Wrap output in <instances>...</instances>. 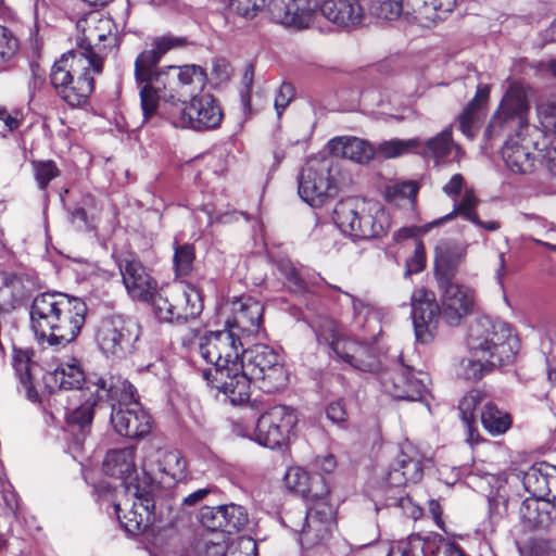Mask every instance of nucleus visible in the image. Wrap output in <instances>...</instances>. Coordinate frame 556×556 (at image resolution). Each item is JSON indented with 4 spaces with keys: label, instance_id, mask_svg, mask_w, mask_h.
<instances>
[{
    "label": "nucleus",
    "instance_id": "f257e3e1",
    "mask_svg": "<svg viewBox=\"0 0 556 556\" xmlns=\"http://www.w3.org/2000/svg\"><path fill=\"white\" fill-rule=\"evenodd\" d=\"M529 109L528 88L520 81H513L486 129L490 136L509 135L502 156L507 168L520 175L532 174L540 163L538 155L532 152L531 140L523 137V130L528 128Z\"/></svg>",
    "mask_w": 556,
    "mask_h": 556
},
{
    "label": "nucleus",
    "instance_id": "f03ea898",
    "mask_svg": "<svg viewBox=\"0 0 556 556\" xmlns=\"http://www.w3.org/2000/svg\"><path fill=\"white\" fill-rule=\"evenodd\" d=\"M467 345L470 357L462 359L458 375L476 381L494 367L511 363L519 342L507 324L482 316L470 325Z\"/></svg>",
    "mask_w": 556,
    "mask_h": 556
},
{
    "label": "nucleus",
    "instance_id": "7ed1b4c3",
    "mask_svg": "<svg viewBox=\"0 0 556 556\" xmlns=\"http://www.w3.org/2000/svg\"><path fill=\"white\" fill-rule=\"evenodd\" d=\"M274 393L287 386L288 372L279 352L266 344H255L242 351L229 402L241 405L250 399L251 383Z\"/></svg>",
    "mask_w": 556,
    "mask_h": 556
},
{
    "label": "nucleus",
    "instance_id": "20e7f679",
    "mask_svg": "<svg viewBox=\"0 0 556 556\" xmlns=\"http://www.w3.org/2000/svg\"><path fill=\"white\" fill-rule=\"evenodd\" d=\"M243 351L239 334L232 329L205 333L199 342L202 358L214 367L203 371V378L227 399L233 393V381Z\"/></svg>",
    "mask_w": 556,
    "mask_h": 556
},
{
    "label": "nucleus",
    "instance_id": "39448f33",
    "mask_svg": "<svg viewBox=\"0 0 556 556\" xmlns=\"http://www.w3.org/2000/svg\"><path fill=\"white\" fill-rule=\"evenodd\" d=\"M101 64L70 51L54 62L50 80L56 93L72 108L84 105L94 88L93 74L101 73Z\"/></svg>",
    "mask_w": 556,
    "mask_h": 556
},
{
    "label": "nucleus",
    "instance_id": "423d86ee",
    "mask_svg": "<svg viewBox=\"0 0 556 556\" xmlns=\"http://www.w3.org/2000/svg\"><path fill=\"white\" fill-rule=\"evenodd\" d=\"M206 83L205 71L194 64L184 66H165L147 81L137 84L140 96V106L144 121H149L161 110L160 100L166 98L167 90H175L178 86H194L203 88Z\"/></svg>",
    "mask_w": 556,
    "mask_h": 556
},
{
    "label": "nucleus",
    "instance_id": "0eeeda50",
    "mask_svg": "<svg viewBox=\"0 0 556 556\" xmlns=\"http://www.w3.org/2000/svg\"><path fill=\"white\" fill-rule=\"evenodd\" d=\"M337 226L345 235L356 239H372L387 233L389 220L376 203L359 198H348L333 210Z\"/></svg>",
    "mask_w": 556,
    "mask_h": 556
},
{
    "label": "nucleus",
    "instance_id": "6e6552de",
    "mask_svg": "<svg viewBox=\"0 0 556 556\" xmlns=\"http://www.w3.org/2000/svg\"><path fill=\"white\" fill-rule=\"evenodd\" d=\"M159 114L174 127L197 131L217 128L224 116L217 100L210 93L195 94L189 102L170 94L161 105Z\"/></svg>",
    "mask_w": 556,
    "mask_h": 556
},
{
    "label": "nucleus",
    "instance_id": "1a4fd4ad",
    "mask_svg": "<svg viewBox=\"0 0 556 556\" xmlns=\"http://www.w3.org/2000/svg\"><path fill=\"white\" fill-rule=\"evenodd\" d=\"M285 525L299 534L302 547L312 548L326 544L336 529L333 507L325 498H317L305 511H288Z\"/></svg>",
    "mask_w": 556,
    "mask_h": 556
},
{
    "label": "nucleus",
    "instance_id": "9d476101",
    "mask_svg": "<svg viewBox=\"0 0 556 556\" xmlns=\"http://www.w3.org/2000/svg\"><path fill=\"white\" fill-rule=\"evenodd\" d=\"M113 27V21L99 12L86 14L77 22L79 31L77 43L80 51L73 52L84 55L88 61L91 59L98 61L102 65V54H106L116 43Z\"/></svg>",
    "mask_w": 556,
    "mask_h": 556
},
{
    "label": "nucleus",
    "instance_id": "9b49d317",
    "mask_svg": "<svg viewBox=\"0 0 556 556\" xmlns=\"http://www.w3.org/2000/svg\"><path fill=\"white\" fill-rule=\"evenodd\" d=\"M139 336L140 327L135 320L112 316L101 321L96 340L106 356L122 359L132 353Z\"/></svg>",
    "mask_w": 556,
    "mask_h": 556
},
{
    "label": "nucleus",
    "instance_id": "f8f14e48",
    "mask_svg": "<svg viewBox=\"0 0 556 556\" xmlns=\"http://www.w3.org/2000/svg\"><path fill=\"white\" fill-rule=\"evenodd\" d=\"M154 508L155 503L151 491L137 484L127 486L125 501L114 505L117 519L130 534L143 532L152 525Z\"/></svg>",
    "mask_w": 556,
    "mask_h": 556
},
{
    "label": "nucleus",
    "instance_id": "ddd939ff",
    "mask_svg": "<svg viewBox=\"0 0 556 556\" xmlns=\"http://www.w3.org/2000/svg\"><path fill=\"white\" fill-rule=\"evenodd\" d=\"M378 379L383 392L396 400L421 401L427 393L428 376L400 363L383 368Z\"/></svg>",
    "mask_w": 556,
    "mask_h": 556
},
{
    "label": "nucleus",
    "instance_id": "4468645a",
    "mask_svg": "<svg viewBox=\"0 0 556 556\" xmlns=\"http://www.w3.org/2000/svg\"><path fill=\"white\" fill-rule=\"evenodd\" d=\"M298 424L295 409L287 405H275L263 413L256 424L255 440L271 450L280 447Z\"/></svg>",
    "mask_w": 556,
    "mask_h": 556
},
{
    "label": "nucleus",
    "instance_id": "2eb2a0df",
    "mask_svg": "<svg viewBox=\"0 0 556 556\" xmlns=\"http://www.w3.org/2000/svg\"><path fill=\"white\" fill-rule=\"evenodd\" d=\"M86 315V303L79 298L70 296L41 343L53 348H64L72 343L80 333Z\"/></svg>",
    "mask_w": 556,
    "mask_h": 556
},
{
    "label": "nucleus",
    "instance_id": "dca6fc26",
    "mask_svg": "<svg viewBox=\"0 0 556 556\" xmlns=\"http://www.w3.org/2000/svg\"><path fill=\"white\" fill-rule=\"evenodd\" d=\"M334 189L328 161L307 163L299 176V195L311 206L323 205Z\"/></svg>",
    "mask_w": 556,
    "mask_h": 556
},
{
    "label": "nucleus",
    "instance_id": "f3484780",
    "mask_svg": "<svg viewBox=\"0 0 556 556\" xmlns=\"http://www.w3.org/2000/svg\"><path fill=\"white\" fill-rule=\"evenodd\" d=\"M410 304L416 340L424 344L428 343L433 338L442 311L435 301L434 294L424 288L416 289L413 292Z\"/></svg>",
    "mask_w": 556,
    "mask_h": 556
},
{
    "label": "nucleus",
    "instance_id": "a211bd4d",
    "mask_svg": "<svg viewBox=\"0 0 556 556\" xmlns=\"http://www.w3.org/2000/svg\"><path fill=\"white\" fill-rule=\"evenodd\" d=\"M187 37L166 34L153 38L152 48L143 50L135 60V80L136 84L147 81V78L153 76L162 70L159 63L162 58L170 50L182 49L189 45Z\"/></svg>",
    "mask_w": 556,
    "mask_h": 556
},
{
    "label": "nucleus",
    "instance_id": "6ab92c4d",
    "mask_svg": "<svg viewBox=\"0 0 556 556\" xmlns=\"http://www.w3.org/2000/svg\"><path fill=\"white\" fill-rule=\"evenodd\" d=\"M442 291V317L451 326H457L460 320L470 314L476 304L475 290L468 286L459 285L453 279L438 281Z\"/></svg>",
    "mask_w": 556,
    "mask_h": 556
},
{
    "label": "nucleus",
    "instance_id": "aec40b11",
    "mask_svg": "<svg viewBox=\"0 0 556 556\" xmlns=\"http://www.w3.org/2000/svg\"><path fill=\"white\" fill-rule=\"evenodd\" d=\"M118 268L128 295L137 301L148 302L156 292L157 281L136 257L119 258Z\"/></svg>",
    "mask_w": 556,
    "mask_h": 556
},
{
    "label": "nucleus",
    "instance_id": "412c9836",
    "mask_svg": "<svg viewBox=\"0 0 556 556\" xmlns=\"http://www.w3.org/2000/svg\"><path fill=\"white\" fill-rule=\"evenodd\" d=\"M70 295L62 292H43L38 294L30 306V327L36 339L41 342L51 325L66 303Z\"/></svg>",
    "mask_w": 556,
    "mask_h": 556
},
{
    "label": "nucleus",
    "instance_id": "4be33fe9",
    "mask_svg": "<svg viewBox=\"0 0 556 556\" xmlns=\"http://www.w3.org/2000/svg\"><path fill=\"white\" fill-rule=\"evenodd\" d=\"M418 148L416 154L426 161H431L435 166L446 165L455 161L459 162L463 155V149L453 139V126L450 125L443 130L421 140L418 138Z\"/></svg>",
    "mask_w": 556,
    "mask_h": 556
},
{
    "label": "nucleus",
    "instance_id": "5701e85b",
    "mask_svg": "<svg viewBox=\"0 0 556 556\" xmlns=\"http://www.w3.org/2000/svg\"><path fill=\"white\" fill-rule=\"evenodd\" d=\"M111 424L119 435L129 439L146 437L151 431V416L140 403L125 407L112 404Z\"/></svg>",
    "mask_w": 556,
    "mask_h": 556
},
{
    "label": "nucleus",
    "instance_id": "b1692460",
    "mask_svg": "<svg viewBox=\"0 0 556 556\" xmlns=\"http://www.w3.org/2000/svg\"><path fill=\"white\" fill-rule=\"evenodd\" d=\"M231 318L226 320V328L235 332L257 334L263 318V305L251 296L236 298L230 303Z\"/></svg>",
    "mask_w": 556,
    "mask_h": 556
},
{
    "label": "nucleus",
    "instance_id": "393cba45",
    "mask_svg": "<svg viewBox=\"0 0 556 556\" xmlns=\"http://www.w3.org/2000/svg\"><path fill=\"white\" fill-rule=\"evenodd\" d=\"M468 243L446 239L435 247L434 276L437 281L454 279L467 255Z\"/></svg>",
    "mask_w": 556,
    "mask_h": 556
},
{
    "label": "nucleus",
    "instance_id": "a878e982",
    "mask_svg": "<svg viewBox=\"0 0 556 556\" xmlns=\"http://www.w3.org/2000/svg\"><path fill=\"white\" fill-rule=\"evenodd\" d=\"M519 518L528 530L547 531L556 526V506L546 498L528 497L520 505Z\"/></svg>",
    "mask_w": 556,
    "mask_h": 556
},
{
    "label": "nucleus",
    "instance_id": "bb28decb",
    "mask_svg": "<svg viewBox=\"0 0 556 556\" xmlns=\"http://www.w3.org/2000/svg\"><path fill=\"white\" fill-rule=\"evenodd\" d=\"M110 383L104 378H89L87 390L93 389L94 396H98L101 402L104 400L113 401L112 404L116 406H130L132 403L138 402V394L136 388L126 379L121 377H111Z\"/></svg>",
    "mask_w": 556,
    "mask_h": 556
},
{
    "label": "nucleus",
    "instance_id": "cd10ccee",
    "mask_svg": "<svg viewBox=\"0 0 556 556\" xmlns=\"http://www.w3.org/2000/svg\"><path fill=\"white\" fill-rule=\"evenodd\" d=\"M424 475L422 460L418 452L408 447L400 453L395 465L388 472L387 484L391 488H401L406 483H417Z\"/></svg>",
    "mask_w": 556,
    "mask_h": 556
},
{
    "label": "nucleus",
    "instance_id": "c85d7f7f",
    "mask_svg": "<svg viewBox=\"0 0 556 556\" xmlns=\"http://www.w3.org/2000/svg\"><path fill=\"white\" fill-rule=\"evenodd\" d=\"M556 466L545 462L529 467L526 471L518 470L511 476L520 481L531 497L544 498L548 495L551 486H555L556 480L551 476Z\"/></svg>",
    "mask_w": 556,
    "mask_h": 556
},
{
    "label": "nucleus",
    "instance_id": "c756f323",
    "mask_svg": "<svg viewBox=\"0 0 556 556\" xmlns=\"http://www.w3.org/2000/svg\"><path fill=\"white\" fill-rule=\"evenodd\" d=\"M343 351L338 358L348 363L353 368L377 374L378 376L381 372L382 361L374 346L351 339Z\"/></svg>",
    "mask_w": 556,
    "mask_h": 556
},
{
    "label": "nucleus",
    "instance_id": "7c9ffc66",
    "mask_svg": "<svg viewBox=\"0 0 556 556\" xmlns=\"http://www.w3.org/2000/svg\"><path fill=\"white\" fill-rule=\"evenodd\" d=\"M320 14L339 26L361 23L364 14L359 0H325L319 7Z\"/></svg>",
    "mask_w": 556,
    "mask_h": 556
},
{
    "label": "nucleus",
    "instance_id": "2f4dec72",
    "mask_svg": "<svg viewBox=\"0 0 556 556\" xmlns=\"http://www.w3.org/2000/svg\"><path fill=\"white\" fill-rule=\"evenodd\" d=\"M84 396L85 401L68 413L66 417L67 427L77 437L78 442L83 441L90 433L94 407L102 403L98 396H94L93 389H86Z\"/></svg>",
    "mask_w": 556,
    "mask_h": 556
},
{
    "label": "nucleus",
    "instance_id": "473e14b6",
    "mask_svg": "<svg viewBox=\"0 0 556 556\" xmlns=\"http://www.w3.org/2000/svg\"><path fill=\"white\" fill-rule=\"evenodd\" d=\"M155 476L160 483L172 486L185 477L187 463L178 451L159 450L155 453Z\"/></svg>",
    "mask_w": 556,
    "mask_h": 556
},
{
    "label": "nucleus",
    "instance_id": "72a5a7b5",
    "mask_svg": "<svg viewBox=\"0 0 556 556\" xmlns=\"http://www.w3.org/2000/svg\"><path fill=\"white\" fill-rule=\"evenodd\" d=\"M333 155L349 159L359 164L368 163L375 155L372 146L356 137H338L329 142Z\"/></svg>",
    "mask_w": 556,
    "mask_h": 556
},
{
    "label": "nucleus",
    "instance_id": "f704fd0d",
    "mask_svg": "<svg viewBox=\"0 0 556 556\" xmlns=\"http://www.w3.org/2000/svg\"><path fill=\"white\" fill-rule=\"evenodd\" d=\"M175 303V323H185L195 318L203 309L200 291L190 285L173 288Z\"/></svg>",
    "mask_w": 556,
    "mask_h": 556
},
{
    "label": "nucleus",
    "instance_id": "c9c22d12",
    "mask_svg": "<svg viewBox=\"0 0 556 556\" xmlns=\"http://www.w3.org/2000/svg\"><path fill=\"white\" fill-rule=\"evenodd\" d=\"M88 380L77 364H62L45 378L51 392L55 390H80L84 382L88 384Z\"/></svg>",
    "mask_w": 556,
    "mask_h": 556
},
{
    "label": "nucleus",
    "instance_id": "e433bc0d",
    "mask_svg": "<svg viewBox=\"0 0 556 556\" xmlns=\"http://www.w3.org/2000/svg\"><path fill=\"white\" fill-rule=\"evenodd\" d=\"M135 447L109 451L103 462V470L108 476L125 478L136 470Z\"/></svg>",
    "mask_w": 556,
    "mask_h": 556
},
{
    "label": "nucleus",
    "instance_id": "4c0bfd02",
    "mask_svg": "<svg viewBox=\"0 0 556 556\" xmlns=\"http://www.w3.org/2000/svg\"><path fill=\"white\" fill-rule=\"evenodd\" d=\"M317 0H292L287 27L301 30L311 27L319 15Z\"/></svg>",
    "mask_w": 556,
    "mask_h": 556
},
{
    "label": "nucleus",
    "instance_id": "58836bf2",
    "mask_svg": "<svg viewBox=\"0 0 556 556\" xmlns=\"http://www.w3.org/2000/svg\"><path fill=\"white\" fill-rule=\"evenodd\" d=\"M315 334L319 344L328 345L339 357L343 353L350 338L342 334L337 321L330 318H321L315 327Z\"/></svg>",
    "mask_w": 556,
    "mask_h": 556
},
{
    "label": "nucleus",
    "instance_id": "ea45409f",
    "mask_svg": "<svg viewBox=\"0 0 556 556\" xmlns=\"http://www.w3.org/2000/svg\"><path fill=\"white\" fill-rule=\"evenodd\" d=\"M483 428L492 435L505 433L511 426V417L501 410L494 403L485 402L481 413Z\"/></svg>",
    "mask_w": 556,
    "mask_h": 556
},
{
    "label": "nucleus",
    "instance_id": "a19ab883",
    "mask_svg": "<svg viewBox=\"0 0 556 556\" xmlns=\"http://www.w3.org/2000/svg\"><path fill=\"white\" fill-rule=\"evenodd\" d=\"M153 307L154 315L162 321L175 323V303H173V288L159 289L148 301Z\"/></svg>",
    "mask_w": 556,
    "mask_h": 556
},
{
    "label": "nucleus",
    "instance_id": "79ce46f5",
    "mask_svg": "<svg viewBox=\"0 0 556 556\" xmlns=\"http://www.w3.org/2000/svg\"><path fill=\"white\" fill-rule=\"evenodd\" d=\"M479 204V199L476 197L472 188H465L460 201H454V208L451 213L445 215L441 220H451L456 214L462 215L470 223H479V216L476 207Z\"/></svg>",
    "mask_w": 556,
    "mask_h": 556
},
{
    "label": "nucleus",
    "instance_id": "37998d69",
    "mask_svg": "<svg viewBox=\"0 0 556 556\" xmlns=\"http://www.w3.org/2000/svg\"><path fill=\"white\" fill-rule=\"evenodd\" d=\"M195 249L191 243L174 244V271L176 277H187L193 269Z\"/></svg>",
    "mask_w": 556,
    "mask_h": 556
},
{
    "label": "nucleus",
    "instance_id": "c03bdc74",
    "mask_svg": "<svg viewBox=\"0 0 556 556\" xmlns=\"http://www.w3.org/2000/svg\"><path fill=\"white\" fill-rule=\"evenodd\" d=\"M20 50V41L12 30L0 25V71L8 70Z\"/></svg>",
    "mask_w": 556,
    "mask_h": 556
},
{
    "label": "nucleus",
    "instance_id": "a18cd8bd",
    "mask_svg": "<svg viewBox=\"0 0 556 556\" xmlns=\"http://www.w3.org/2000/svg\"><path fill=\"white\" fill-rule=\"evenodd\" d=\"M223 515L222 531L231 533L245 527L249 521L247 510L237 504L219 505Z\"/></svg>",
    "mask_w": 556,
    "mask_h": 556
},
{
    "label": "nucleus",
    "instance_id": "49530a36",
    "mask_svg": "<svg viewBox=\"0 0 556 556\" xmlns=\"http://www.w3.org/2000/svg\"><path fill=\"white\" fill-rule=\"evenodd\" d=\"M457 4V0H424L419 15L430 23H438L446 18Z\"/></svg>",
    "mask_w": 556,
    "mask_h": 556
},
{
    "label": "nucleus",
    "instance_id": "de8ad7c7",
    "mask_svg": "<svg viewBox=\"0 0 556 556\" xmlns=\"http://www.w3.org/2000/svg\"><path fill=\"white\" fill-rule=\"evenodd\" d=\"M370 15L382 21H394L402 13L401 0H366Z\"/></svg>",
    "mask_w": 556,
    "mask_h": 556
},
{
    "label": "nucleus",
    "instance_id": "09e8293b",
    "mask_svg": "<svg viewBox=\"0 0 556 556\" xmlns=\"http://www.w3.org/2000/svg\"><path fill=\"white\" fill-rule=\"evenodd\" d=\"M418 138L412 139H392L381 142L377 151L387 159L397 157L407 153H415L418 148Z\"/></svg>",
    "mask_w": 556,
    "mask_h": 556
},
{
    "label": "nucleus",
    "instance_id": "8fccbe9b",
    "mask_svg": "<svg viewBox=\"0 0 556 556\" xmlns=\"http://www.w3.org/2000/svg\"><path fill=\"white\" fill-rule=\"evenodd\" d=\"M486 394L480 390H471L459 402L458 409L465 424L476 422V409L485 402Z\"/></svg>",
    "mask_w": 556,
    "mask_h": 556
},
{
    "label": "nucleus",
    "instance_id": "3c124183",
    "mask_svg": "<svg viewBox=\"0 0 556 556\" xmlns=\"http://www.w3.org/2000/svg\"><path fill=\"white\" fill-rule=\"evenodd\" d=\"M285 482L288 489L302 495L311 492L309 475L302 468H290L285 476Z\"/></svg>",
    "mask_w": 556,
    "mask_h": 556
},
{
    "label": "nucleus",
    "instance_id": "603ef678",
    "mask_svg": "<svg viewBox=\"0 0 556 556\" xmlns=\"http://www.w3.org/2000/svg\"><path fill=\"white\" fill-rule=\"evenodd\" d=\"M418 191V185L414 181L396 182L387 187L386 195L391 202L406 199L413 200Z\"/></svg>",
    "mask_w": 556,
    "mask_h": 556
},
{
    "label": "nucleus",
    "instance_id": "864d4df0",
    "mask_svg": "<svg viewBox=\"0 0 556 556\" xmlns=\"http://www.w3.org/2000/svg\"><path fill=\"white\" fill-rule=\"evenodd\" d=\"M34 174L40 189H46L49 182L59 176V169L54 162H34Z\"/></svg>",
    "mask_w": 556,
    "mask_h": 556
},
{
    "label": "nucleus",
    "instance_id": "5fc2aeb1",
    "mask_svg": "<svg viewBox=\"0 0 556 556\" xmlns=\"http://www.w3.org/2000/svg\"><path fill=\"white\" fill-rule=\"evenodd\" d=\"M279 269L287 279L289 287L294 292H303L306 290V283L299 274L298 269L289 261H281Z\"/></svg>",
    "mask_w": 556,
    "mask_h": 556
},
{
    "label": "nucleus",
    "instance_id": "6e6d98bb",
    "mask_svg": "<svg viewBox=\"0 0 556 556\" xmlns=\"http://www.w3.org/2000/svg\"><path fill=\"white\" fill-rule=\"evenodd\" d=\"M223 515L220 506H203L200 510V521L210 531H222Z\"/></svg>",
    "mask_w": 556,
    "mask_h": 556
},
{
    "label": "nucleus",
    "instance_id": "4d7b16f0",
    "mask_svg": "<svg viewBox=\"0 0 556 556\" xmlns=\"http://www.w3.org/2000/svg\"><path fill=\"white\" fill-rule=\"evenodd\" d=\"M520 556H545L548 551V542L544 539L531 538L518 543Z\"/></svg>",
    "mask_w": 556,
    "mask_h": 556
},
{
    "label": "nucleus",
    "instance_id": "13d9d810",
    "mask_svg": "<svg viewBox=\"0 0 556 556\" xmlns=\"http://www.w3.org/2000/svg\"><path fill=\"white\" fill-rule=\"evenodd\" d=\"M426 266L425 247L420 240L415 241V249L413 256L406 261L405 277L413 274H418L424 270Z\"/></svg>",
    "mask_w": 556,
    "mask_h": 556
},
{
    "label": "nucleus",
    "instance_id": "bf43d9fd",
    "mask_svg": "<svg viewBox=\"0 0 556 556\" xmlns=\"http://www.w3.org/2000/svg\"><path fill=\"white\" fill-rule=\"evenodd\" d=\"M13 367L21 383L28 388L31 382L30 359L24 352H17L13 357Z\"/></svg>",
    "mask_w": 556,
    "mask_h": 556
},
{
    "label": "nucleus",
    "instance_id": "052dcab7",
    "mask_svg": "<svg viewBox=\"0 0 556 556\" xmlns=\"http://www.w3.org/2000/svg\"><path fill=\"white\" fill-rule=\"evenodd\" d=\"M539 115L544 131L556 136V99L542 106Z\"/></svg>",
    "mask_w": 556,
    "mask_h": 556
},
{
    "label": "nucleus",
    "instance_id": "680f3d73",
    "mask_svg": "<svg viewBox=\"0 0 556 556\" xmlns=\"http://www.w3.org/2000/svg\"><path fill=\"white\" fill-rule=\"evenodd\" d=\"M326 416L334 425L345 424L349 414L343 400L330 402L326 407Z\"/></svg>",
    "mask_w": 556,
    "mask_h": 556
},
{
    "label": "nucleus",
    "instance_id": "e2e57ef3",
    "mask_svg": "<svg viewBox=\"0 0 556 556\" xmlns=\"http://www.w3.org/2000/svg\"><path fill=\"white\" fill-rule=\"evenodd\" d=\"M477 121V112L470 108H465L458 116L459 129L469 139H472L476 135L475 124Z\"/></svg>",
    "mask_w": 556,
    "mask_h": 556
},
{
    "label": "nucleus",
    "instance_id": "0e129e2a",
    "mask_svg": "<svg viewBox=\"0 0 556 556\" xmlns=\"http://www.w3.org/2000/svg\"><path fill=\"white\" fill-rule=\"evenodd\" d=\"M507 511V498L496 495L489 498V518L492 525L503 519Z\"/></svg>",
    "mask_w": 556,
    "mask_h": 556
},
{
    "label": "nucleus",
    "instance_id": "69168bd1",
    "mask_svg": "<svg viewBox=\"0 0 556 556\" xmlns=\"http://www.w3.org/2000/svg\"><path fill=\"white\" fill-rule=\"evenodd\" d=\"M198 556H231L227 553L225 542L203 541L197 545Z\"/></svg>",
    "mask_w": 556,
    "mask_h": 556
},
{
    "label": "nucleus",
    "instance_id": "338daca9",
    "mask_svg": "<svg viewBox=\"0 0 556 556\" xmlns=\"http://www.w3.org/2000/svg\"><path fill=\"white\" fill-rule=\"evenodd\" d=\"M294 97V88L289 83L281 84L276 98H275V109L277 115L280 117L282 111L289 105Z\"/></svg>",
    "mask_w": 556,
    "mask_h": 556
},
{
    "label": "nucleus",
    "instance_id": "774afa93",
    "mask_svg": "<svg viewBox=\"0 0 556 556\" xmlns=\"http://www.w3.org/2000/svg\"><path fill=\"white\" fill-rule=\"evenodd\" d=\"M341 292L351 299L354 316L359 326H363L367 317L372 313V307L368 303L364 302L363 300L356 298L353 294H350L349 292Z\"/></svg>",
    "mask_w": 556,
    "mask_h": 556
}]
</instances>
